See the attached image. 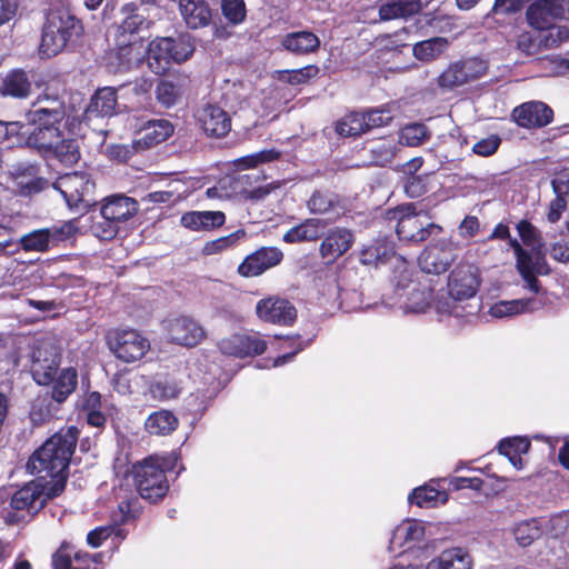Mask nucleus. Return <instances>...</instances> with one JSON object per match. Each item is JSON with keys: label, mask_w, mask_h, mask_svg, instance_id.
Returning <instances> with one entry per match:
<instances>
[{"label": "nucleus", "mask_w": 569, "mask_h": 569, "mask_svg": "<svg viewBox=\"0 0 569 569\" xmlns=\"http://www.w3.org/2000/svg\"><path fill=\"white\" fill-rule=\"evenodd\" d=\"M79 435L77 426L62 427L34 450L27 467L39 476L26 483L12 498L59 497L68 481L69 466Z\"/></svg>", "instance_id": "1"}, {"label": "nucleus", "mask_w": 569, "mask_h": 569, "mask_svg": "<svg viewBox=\"0 0 569 569\" xmlns=\"http://www.w3.org/2000/svg\"><path fill=\"white\" fill-rule=\"evenodd\" d=\"M516 229L522 243L531 249L530 252L517 239H510V247L516 257V268L526 282V288L538 295L541 286L537 277L547 276L551 272L542 252L545 243L541 232L527 219L520 220Z\"/></svg>", "instance_id": "2"}, {"label": "nucleus", "mask_w": 569, "mask_h": 569, "mask_svg": "<svg viewBox=\"0 0 569 569\" xmlns=\"http://www.w3.org/2000/svg\"><path fill=\"white\" fill-rule=\"evenodd\" d=\"M83 33V26L69 9H52L47 14L42 28L39 54L41 58H52L60 53L69 42H74Z\"/></svg>", "instance_id": "3"}, {"label": "nucleus", "mask_w": 569, "mask_h": 569, "mask_svg": "<svg viewBox=\"0 0 569 569\" xmlns=\"http://www.w3.org/2000/svg\"><path fill=\"white\" fill-rule=\"evenodd\" d=\"M385 220L396 222V233L401 241L420 243L428 240L433 233L442 232V227L435 223H423L421 213L417 211L415 203H403L388 209Z\"/></svg>", "instance_id": "4"}, {"label": "nucleus", "mask_w": 569, "mask_h": 569, "mask_svg": "<svg viewBox=\"0 0 569 569\" xmlns=\"http://www.w3.org/2000/svg\"><path fill=\"white\" fill-rule=\"evenodd\" d=\"M194 47L188 38L163 37L150 41L144 56L149 69L159 76L164 74L171 63H182L192 57Z\"/></svg>", "instance_id": "5"}, {"label": "nucleus", "mask_w": 569, "mask_h": 569, "mask_svg": "<svg viewBox=\"0 0 569 569\" xmlns=\"http://www.w3.org/2000/svg\"><path fill=\"white\" fill-rule=\"evenodd\" d=\"M177 457L161 458L154 463L146 460L136 471L134 480L140 498H164L169 490L166 470L174 468Z\"/></svg>", "instance_id": "6"}, {"label": "nucleus", "mask_w": 569, "mask_h": 569, "mask_svg": "<svg viewBox=\"0 0 569 569\" xmlns=\"http://www.w3.org/2000/svg\"><path fill=\"white\" fill-rule=\"evenodd\" d=\"M138 210L137 200L124 194H112L104 198L100 208L104 222L93 226L96 234L100 239H113L119 230L118 224L136 216Z\"/></svg>", "instance_id": "7"}, {"label": "nucleus", "mask_w": 569, "mask_h": 569, "mask_svg": "<svg viewBox=\"0 0 569 569\" xmlns=\"http://www.w3.org/2000/svg\"><path fill=\"white\" fill-rule=\"evenodd\" d=\"M488 483L479 477H451L430 479L422 486L413 488L407 498H449L451 493L470 490L471 495L486 497Z\"/></svg>", "instance_id": "8"}, {"label": "nucleus", "mask_w": 569, "mask_h": 569, "mask_svg": "<svg viewBox=\"0 0 569 569\" xmlns=\"http://www.w3.org/2000/svg\"><path fill=\"white\" fill-rule=\"evenodd\" d=\"M26 117L28 123L32 126L26 140V147L36 150L43 157L63 136L62 120H59V113L50 111Z\"/></svg>", "instance_id": "9"}, {"label": "nucleus", "mask_w": 569, "mask_h": 569, "mask_svg": "<svg viewBox=\"0 0 569 569\" xmlns=\"http://www.w3.org/2000/svg\"><path fill=\"white\" fill-rule=\"evenodd\" d=\"M71 210L86 212L94 202L96 183L86 172H71L60 177L53 184Z\"/></svg>", "instance_id": "10"}, {"label": "nucleus", "mask_w": 569, "mask_h": 569, "mask_svg": "<svg viewBox=\"0 0 569 569\" xmlns=\"http://www.w3.org/2000/svg\"><path fill=\"white\" fill-rule=\"evenodd\" d=\"M107 345L116 358L126 363L140 360L150 348L149 340L133 329L109 331Z\"/></svg>", "instance_id": "11"}, {"label": "nucleus", "mask_w": 569, "mask_h": 569, "mask_svg": "<svg viewBox=\"0 0 569 569\" xmlns=\"http://www.w3.org/2000/svg\"><path fill=\"white\" fill-rule=\"evenodd\" d=\"M144 59L141 41L126 38L122 34L114 36V48L107 56L108 67L113 72H128L139 67Z\"/></svg>", "instance_id": "12"}, {"label": "nucleus", "mask_w": 569, "mask_h": 569, "mask_svg": "<svg viewBox=\"0 0 569 569\" xmlns=\"http://www.w3.org/2000/svg\"><path fill=\"white\" fill-rule=\"evenodd\" d=\"M458 259V248L450 240H441L428 246L419 256V266L426 273H446Z\"/></svg>", "instance_id": "13"}, {"label": "nucleus", "mask_w": 569, "mask_h": 569, "mask_svg": "<svg viewBox=\"0 0 569 569\" xmlns=\"http://www.w3.org/2000/svg\"><path fill=\"white\" fill-rule=\"evenodd\" d=\"M448 292L456 301L468 300L476 296L480 287L477 267L469 262H459L448 277Z\"/></svg>", "instance_id": "14"}, {"label": "nucleus", "mask_w": 569, "mask_h": 569, "mask_svg": "<svg viewBox=\"0 0 569 569\" xmlns=\"http://www.w3.org/2000/svg\"><path fill=\"white\" fill-rule=\"evenodd\" d=\"M256 313L261 321L278 326H292L298 316L295 305L278 296L259 300L256 305Z\"/></svg>", "instance_id": "15"}, {"label": "nucleus", "mask_w": 569, "mask_h": 569, "mask_svg": "<svg viewBox=\"0 0 569 569\" xmlns=\"http://www.w3.org/2000/svg\"><path fill=\"white\" fill-rule=\"evenodd\" d=\"M284 254L281 249L273 246H263L246 256L238 266L237 272L243 278L259 277L266 271L279 266Z\"/></svg>", "instance_id": "16"}, {"label": "nucleus", "mask_w": 569, "mask_h": 569, "mask_svg": "<svg viewBox=\"0 0 569 569\" xmlns=\"http://www.w3.org/2000/svg\"><path fill=\"white\" fill-rule=\"evenodd\" d=\"M61 355L52 346L37 347L32 352L30 373L38 386L49 387L59 373Z\"/></svg>", "instance_id": "17"}, {"label": "nucleus", "mask_w": 569, "mask_h": 569, "mask_svg": "<svg viewBox=\"0 0 569 569\" xmlns=\"http://www.w3.org/2000/svg\"><path fill=\"white\" fill-rule=\"evenodd\" d=\"M267 341L259 335L233 333L219 341L218 348L221 353L238 358H253L264 353Z\"/></svg>", "instance_id": "18"}, {"label": "nucleus", "mask_w": 569, "mask_h": 569, "mask_svg": "<svg viewBox=\"0 0 569 569\" xmlns=\"http://www.w3.org/2000/svg\"><path fill=\"white\" fill-rule=\"evenodd\" d=\"M167 331L172 343L192 348L200 345L207 337L203 327L194 319L180 316L168 321Z\"/></svg>", "instance_id": "19"}, {"label": "nucleus", "mask_w": 569, "mask_h": 569, "mask_svg": "<svg viewBox=\"0 0 569 569\" xmlns=\"http://www.w3.org/2000/svg\"><path fill=\"white\" fill-rule=\"evenodd\" d=\"M319 246V254L326 264L335 263L340 257L348 252L353 242V232L343 227H335L327 233L323 231Z\"/></svg>", "instance_id": "20"}, {"label": "nucleus", "mask_w": 569, "mask_h": 569, "mask_svg": "<svg viewBox=\"0 0 569 569\" xmlns=\"http://www.w3.org/2000/svg\"><path fill=\"white\" fill-rule=\"evenodd\" d=\"M511 118L525 129L542 128L552 122L553 110L542 101H528L516 107Z\"/></svg>", "instance_id": "21"}, {"label": "nucleus", "mask_w": 569, "mask_h": 569, "mask_svg": "<svg viewBox=\"0 0 569 569\" xmlns=\"http://www.w3.org/2000/svg\"><path fill=\"white\" fill-rule=\"evenodd\" d=\"M196 119L208 137L222 138L231 130L229 113L218 104L207 103L197 111Z\"/></svg>", "instance_id": "22"}, {"label": "nucleus", "mask_w": 569, "mask_h": 569, "mask_svg": "<svg viewBox=\"0 0 569 569\" xmlns=\"http://www.w3.org/2000/svg\"><path fill=\"white\" fill-rule=\"evenodd\" d=\"M32 91L29 73L21 68L9 70L0 81V96L12 99H27Z\"/></svg>", "instance_id": "23"}, {"label": "nucleus", "mask_w": 569, "mask_h": 569, "mask_svg": "<svg viewBox=\"0 0 569 569\" xmlns=\"http://www.w3.org/2000/svg\"><path fill=\"white\" fill-rule=\"evenodd\" d=\"M173 124L167 119L149 120L141 128L136 143L140 150H147L164 142L173 134Z\"/></svg>", "instance_id": "24"}, {"label": "nucleus", "mask_w": 569, "mask_h": 569, "mask_svg": "<svg viewBox=\"0 0 569 569\" xmlns=\"http://www.w3.org/2000/svg\"><path fill=\"white\" fill-rule=\"evenodd\" d=\"M528 23L537 30H548L561 20L552 0H536L526 12Z\"/></svg>", "instance_id": "25"}, {"label": "nucleus", "mask_w": 569, "mask_h": 569, "mask_svg": "<svg viewBox=\"0 0 569 569\" xmlns=\"http://www.w3.org/2000/svg\"><path fill=\"white\" fill-rule=\"evenodd\" d=\"M328 222L325 219L308 218L290 228L282 237L286 243L312 242L321 239Z\"/></svg>", "instance_id": "26"}, {"label": "nucleus", "mask_w": 569, "mask_h": 569, "mask_svg": "<svg viewBox=\"0 0 569 569\" xmlns=\"http://www.w3.org/2000/svg\"><path fill=\"white\" fill-rule=\"evenodd\" d=\"M118 104L117 90L113 87H104L96 90L84 110L88 119L110 117L116 113Z\"/></svg>", "instance_id": "27"}, {"label": "nucleus", "mask_w": 569, "mask_h": 569, "mask_svg": "<svg viewBox=\"0 0 569 569\" xmlns=\"http://www.w3.org/2000/svg\"><path fill=\"white\" fill-rule=\"evenodd\" d=\"M179 9L191 29L207 27L212 20V10L207 0H179Z\"/></svg>", "instance_id": "28"}, {"label": "nucleus", "mask_w": 569, "mask_h": 569, "mask_svg": "<svg viewBox=\"0 0 569 569\" xmlns=\"http://www.w3.org/2000/svg\"><path fill=\"white\" fill-rule=\"evenodd\" d=\"M226 222L222 211H187L180 218L182 227L192 231H209L220 228Z\"/></svg>", "instance_id": "29"}, {"label": "nucleus", "mask_w": 569, "mask_h": 569, "mask_svg": "<svg viewBox=\"0 0 569 569\" xmlns=\"http://www.w3.org/2000/svg\"><path fill=\"white\" fill-rule=\"evenodd\" d=\"M124 18L121 24L117 28L116 34L126 36V38L138 39L136 34L144 26L148 27L147 8H141L137 3L131 2L122 7Z\"/></svg>", "instance_id": "30"}, {"label": "nucleus", "mask_w": 569, "mask_h": 569, "mask_svg": "<svg viewBox=\"0 0 569 569\" xmlns=\"http://www.w3.org/2000/svg\"><path fill=\"white\" fill-rule=\"evenodd\" d=\"M281 46L292 54L307 56L319 49L320 39L311 31H295L287 33L282 38Z\"/></svg>", "instance_id": "31"}, {"label": "nucleus", "mask_w": 569, "mask_h": 569, "mask_svg": "<svg viewBox=\"0 0 569 569\" xmlns=\"http://www.w3.org/2000/svg\"><path fill=\"white\" fill-rule=\"evenodd\" d=\"M43 111L59 113V120L62 121L67 116V107L63 97L50 86H47L43 91L37 96L26 116L39 114Z\"/></svg>", "instance_id": "32"}, {"label": "nucleus", "mask_w": 569, "mask_h": 569, "mask_svg": "<svg viewBox=\"0 0 569 569\" xmlns=\"http://www.w3.org/2000/svg\"><path fill=\"white\" fill-rule=\"evenodd\" d=\"M49 386H51V400L57 405L66 402L78 387L77 369L73 367L61 369Z\"/></svg>", "instance_id": "33"}, {"label": "nucleus", "mask_w": 569, "mask_h": 569, "mask_svg": "<svg viewBox=\"0 0 569 569\" xmlns=\"http://www.w3.org/2000/svg\"><path fill=\"white\" fill-rule=\"evenodd\" d=\"M143 427L150 436L166 437L178 429L179 419L173 411L160 409L147 417Z\"/></svg>", "instance_id": "34"}, {"label": "nucleus", "mask_w": 569, "mask_h": 569, "mask_svg": "<svg viewBox=\"0 0 569 569\" xmlns=\"http://www.w3.org/2000/svg\"><path fill=\"white\" fill-rule=\"evenodd\" d=\"M423 535L425 530L420 522L416 520H406L395 529L390 539L389 549L395 551L401 548H411L413 545L422 540Z\"/></svg>", "instance_id": "35"}, {"label": "nucleus", "mask_w": 569, "mask_h": 569, "mask_svg": "<svg viewBox=\"0 0 569 569\" xmlns=\"http://www.w3.org/2000/svg\"><path fill=\"white\" fill-rule=\"evenodd\" d=\"M426 569H472V559L465 549L451 548L429 561Z\"/></svg>", "instance_id": "36"}, {"label": "nucleus", "mask_w": 569, "mask_h": 569, "mask_svg": "<svg viewBox=\"0 0 569 569\" xmlns=\"http://www.w3.org/2000/svg\"><path fill=\"white\" fill-rule=\"evenodd\" d=\"M531 447L530 440L526 437H509L499 441L498 452L508 458L510 463L518 470L522 469V455Z\"/></svg>", "instance_id": "37"}, {"label": "nucleus", "mask_w": 569, "mask_h": 569, "mask_svg": "<svg viewBox=\"0 0 569 569\" xmlns=\"http://www.w3.org/2000/svg\"><path fill=\"white\" fill-rule=\"evenodd\" d=\"M43 158H54L64 166H73L80 159L78 141L73 138H64L63 134Z\"/></svg>", "instance_id": "38"}, {"label": "nucleus", "mask_w": 569, "mask_h": 569, "mask_svg": "<svg viewBox=\"0 0 569 569\" xmlns=\"http://www.w3.org/2000/svg\"><path fill=\"white\" fill-rule=\"evenodd\" d=\"M336 132L343 138H358L367 133L363 111H350L336 122Z\"/></svg>", "instance_id": "39"}, {"label": "nucleus", "mask_w": 569, "mask_h": 569, "mask_svg": "<svg viewBox=\"0 0 569 569\" xmlns=\"http://www.w3.org/2000/svg\"><path fill=\"white\" fill-rule=\"evenodd\" d=\"M421 10L420 0H398L388 2L379 8V17L383 21H389L397 18H406L413 16Z\"/></svg>", "instance_id": "40"}, {"label": "nucleus", "mask_w": 569, "mask_h": 569, "mask_svg": "<svg viewBox=\"0 0 569 569\" xmlns=\"http://www.w3.org/2000/svg\"><path fill=\"white\" fill-rule=\"evenodd\" d=\"M393 254L395 250L390 244L377 240L360 251L359 260L365 266H378L389 261Z\"/></svg>", "instance_id": "41"}, {"label": "nucleus", "mask_w": 569, "mask_h": 569, "mask_svg": "<svg viewBox=\"0 0 569 569\" xmlns=\"http://www.w3.org/2000/svg\"><path fill=\"white\" fill-rule=\"evenodd\" d=\"M448 47L446 38L435 37L413 46L412 52L416 59L420 61H431L440 56Z\"/></svg>", "instance_id": "42"}, {"label": "nucleus", "mask_w": 569, "mask_h": 569, "mask_svg": "<svg viewBox=\"0 0 569 569\" xmlns=\"http://www.w3.org/2000/svg\"><path fill=\"white\" fill-rule=\"evenodd\" d=\"M431 138V133L423 123L406 124L399 133V142L407 147H419Z\"/></svg>", "instance_id": "43"}, {"label": "nucleus", "mask_w": 569, "mask_h": 569, "mask_svg": "<svg viewBox=\"0 0 569 569\" xmlns=\"http://www.w3.org/2000/svg\"><path fill=\"white\" fill-rule=\"evenodd\" d=\"M432 299L433 289L412 288L403 309L406 312L423 313L430 308Z\"/></svg>", "instance_id": "44"}, {"label": "nucleus", "mask_w": 569, "mask_h": 569, "mask_svg": "<svg viewBox=\"0 0 569 569\" xmlns=\"http://www.w3.org/2000/svg\"><path fill=\"white\" fill-rule=\"evenodd\" d=\"M246 234L244 229H238L228 236L207 241L202 247V253L204 256H213L234 248Z\"/></svg>", "instance_id": "45"}, {"label": "nucleus", "mask_w": 569, "mask_h": 569, "mask_svg": "<svg viewBox=\"0 0 569 569\" xmlns=\"http://www.w3.org/2000/svg\"><path fill=\"white\" fill-rule=\"evenodd\" d=\"M437 84L440 89L449 91L467 84L462 71L457 61L451 62L437 78Z\"/></svg>", "instance_id": "46"}, {"label": "nucleus", "mask_w": 569, "mask_h": 569, "mask_svg": "<svg viewBox=\"0 0 569 569\" xmlns=\"http://www.w3.org/2000/svg\"><path fill=\"white\" fill-rule=\"evenodd\" d=\"M53 402L48 398H38L30 410V420L33 426H41L49 422L56 415L58 408L53 407Z\"/></svg>", "instance_id": "47"}, {"label": "nucleus", "mask_w": 569, "mask_h": 569, "mask_svg": "<svg viewBox=\"0 0 569 569\" xmlns=\"http://www.w3.org/2000/svg\"><path fill=\"white\" fill-rule=\"evenodd\" d=\"M19 242L24 251L46 252L51 249L46 228L33 230L22 236Z\"/></svg>", "instance_id": "48"}, {"label": "nucleus", "mask_w": 569, "mask_h": 569, "mask_svg": "<svg viewBox=\"0 0 569 569\" xmlns=\"http://www.w3.org/2000/svg\"><path fill=\"white\" fill-rule=\"evenodd\" d=\"M319 73L316 64H308L300 69L279 71L278 79L291 86L305 84Z\"/></svg>", "instance_id": "49"}, {"label": "nucleus", "mask_w": 569, "mask_h": 569, "mask_svg": "<svg viewBox=\"0 0 569 569\" xmlns=\"http://www.w3.org/2000/svg\"><path fill=\"white\" fill-rule=\"evenodd\" d=\"M366 118L367 132L372 129L387 127L393 120L390 108L385 104L377 108H369L363 111Z\"/></svg>", "instance_id": "50"}, {"label": "nucleus", "mask_w": 569, "mask_h": 569, "mask_svg": "<svg viewBox=\"0 0 569 569\" xmlns=\"http://www.w3.org/2000/svg\"><path fill=\"white\" fill-rule=\"evenodd\" d=\"M48 230L49 244L51 248L58 247L76 236L79 228L76 220L66 221L59 226L46 228Z\"/></svg>", "instance_id": "51"}, {"label": "nucleus", "mask_w": 569, "mask_h": 569, "mask_svg": "<svg viewBox=\"0 0 569 569\" xmlns=\"http://www.w3.org/2000/svg\"><path fill=\"white\" fill-rule=\"evenodd\" d=\"M457 63L459 64L467 83L482 78L488 71L487 62L477 57L461 59L458 60Z\"/></svg>", "instance_id": "52"}, {"label": "nucleus", "mask_w": 569, "mask_h": 569, "mask_svg": "<svg viewBox=\"0 0 569 569\" xmlns=\"http://www.w3.org/2000/svg\"><path fill=\"white\" fill-rule=\"evenodd\" d=\"M157 101L166 107L170 108L177 103L180 97L179 86L169 80H160L156 87Z\"/></svg>", "instance_id": "53"}, {"label": "nucleus", "mask_w": 569, "mask_h": 569, "mask_svg": "<svg viewBox=\"0 0 569 569\" xmlns=\"http://www.w3.org/2000/svg\"><path fill=\"white\" fill-rule=\"evenodd\" d=\"M531 300H510V301H500L495 303L490 313L496 318H503L509 316L519 315L527 310Z\"/></svg>", "instance_id": "54"}, {"label": "nucleus", "mask_w": 569, "mask_h": 569, "mask_svg": "<svg viewBox=\"0 0 569 569\" xmlns=\"http://www.w3.org/2000/svg\"><path fill=\"white\" fill-rule=\"evenodd\" d=\"M221 11L224 19L231 24H239L243 22L247 16L246 3L243 0H222Z\"/></svg>", "instance_id": "55"}, {"label": "nucleus", "mask_w": 569, "mask_h": 569, "mask_svg": "<svg viewBox=\"0 0 569 569\" xmlns=\"http://www.w3.org/2000/svg\"><path fill=\"white\" fill-rule=\"evenodd\" d=\"M312 339L313 338L303 340L299 335L287 336L284 338L286 347L291 348L292 350L281 356H278L274 359V366H282L291 361L296 357V355H298L300 351H302L306 347H308L311 343Z\"/></svg>", "instance_id": "56"}, {"label": "nucleus", "mask_w": 569, "mask_h": 569, "mask_svg": "<svg viewBox=\"0 0 569 569\" xmlns=\"http://www.w3.org/2000/svg\"><path fill=\"white\" fill-rule=\"evenodd\" d=\"M74 547L63 541L51 557L53 569H74Z\"/></svg>", "instance_id": "57"}, {"label": "nucleus", "mask_w": 569, "mask_h": 569, "mask_svg": "<svg viewBox=\"0 0 569 569\" xmlns=\"http://www.w3.org/2000/svg\"><path fill=\"white\" fill-rule=\"evenodd\" d=\"M513 535L519 546L528 547L540 536V530L535 520L525 521L515 528Z\"/></svg>", "instance_id": "58"}, {"label": "nucleus", "mask_w": 569, "mask_h": 569, "mask_svg": "<svg viewBox=\"0 0 569 569\" xmlns=\"http://www.w3.org/2000/svg\"><path fill=\"white\" fill-rule=\"evenodd\" d=\"M149 391L153 399L166 401L178 398L180 388L176 382L169 380H160L150 385Z\"/></svg>", "instance_id": "59"}, {"label": "nucleus", "mask_w": 569, "mask_h": 569, "mask_svg": "<svg viewBox=\"0 0 569 569\" xmlns=\"http://www.w3.org/2000/svg\"><path fill=\"white\" fill-rule=\"evenodd\" d=\"M405 192L410 198H419L427 193L426 176L409 174L405 177Z\"/></svg>", "instance_id": "60"}, {"label": "nucleus", "mask_w": 569, "mask_h": 569, "mask_svg": "<svg viewBox=\"0 0 569 569\" xmlns=\"http://www.w3.org/2000/svg\"><path fill=\"white\" fill-rule=\"evenodd\" d=\"M501 144V138L498 134H490L476 142L472 146V152L480 157L493 156Z\"/></svg>", "instance_id": "61"}, {"label": "nucleus", "mask_w": 569, "mask_h": 569, "mask_svg": "<svg viewBox=\"0 0 569 569\" xmlns=\"http://www.w3.org/2000/svg\"><path fill=\"white\" fill-rule=\"evenodd\" d=\"M307 206L311 213L322 214L333 207V202L328 194L316 190L309 198Z\"/></svg>", "instance_id": "62"}, {"label": "nucleus", "mask_w": 569, "mask_h": 569, "mask_svg": "<svg viewBox=\"0 0 569 569\" xmlns=\"http://www.w3.org/2000/svg\"><path fill=\"white\" fill-rule=\"evenodd\" d=\"M141 151L136 140L132 144H111L108 147V156L110 159L119 162H128L134 153Z\"/></svg>", "instance_id": "63"}, {"label": "nucleus", "mask_w": 569, "mask_h": 569, "mask_svg": "<svg viewBox=\"0 0 569 569\" xmlns=\"http://www.w3.org/2000/svg\"><path fill=\"white\" fill-rule=\"evenodd\" d=\"M101 561V555H90L84 551L76 550L74 553V569H97Z\"/></svg>", "instance_id": "64"}]
</instances>
